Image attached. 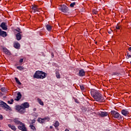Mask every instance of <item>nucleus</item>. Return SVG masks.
<instances>
[{
    "label": "nucleus",
    "mask_w": 131,
    "mask_h": 131,
    "mask_svg": "<svg viewBox=\"0 0 131 131\" xmlns=\"http://www.w3.org/2000/svg\"><path fill=\"white\" fill-rule=\"evenodd\" d=\"M91 96L93 97L95 101H97V102H100V103L105 101V98H104V97L102 96V94L99 93V92L95 90H92L91 91Z\"/></svg>",
    "instance_id": "nucleus-1"
},
{
    "label": "nucleus",
    "mask_w": 131,
    "mask_h": 131,
    "mask_svg": "<svg viewBox=\"0 0 131 131\" xmlns=\"http://www.w3.org/2000/svg\"><path fill=\"white\" fill-rule=\"evenodd\" d=\"M47 77V73L41 71H37L33 75L34 78H37V79H43Z\"/></svg>",
    "instance_id": "nucleus-2"
},
{
    "label": "nucleus",
    "mask_w": 131,
    "mask_h": 131,
    "mask_svg": "<svg viewBox=\"0 0 131 131\" xmlns=\"http://www.w3.org/2000/svg\"><path fill=\"white\" fill-rule=\"evenodd\" d=\"M15 110L18 111V112L20 114H24V113L26 112V109H25L24 107H21V105H16L15 106Z\"/></svg>",
    "instance_id": "nucleus-3"
},
{
    "label": "nucleus",
    "mask_w": 131,
    "mask_h": 131,
    "mask_svg": "<svg viewBox=\"0 0 131 131\" xmlns=\"http://www.w3.org/2000/svg\"><path fill=\"white\" fill-rule=\"evenodd\" d=\"M37 121L38 122H39V123L43 124V123H46V122L50 121V118L49 117H47L43 118H39L37 119Z\"/></svg>",
    "instance_id": "nucleus-4"
},
{
    "label": "nucleus",
    "mask_w": 131,
    "mask_h": 131,
    "mask_svg": "<svg viewBox=\"0 0 131 131\" xmlns=\"http://www.w3.org/2000/svg\"><path fill=\"white\" fill-rule=\"evenodd\" d=\"M59 11H61V12H62V13H67V12L69 11V9L65 5L60 6L59 8Z\"/></svg>",
    "instance_id": "nucleus-5"
},
{
    "label": "nucleus",
    "mask_w": 131,
    "mask_h": 131,
    "mask_svg": "<svg viewBox=\"0 0 131 131\" xmlns=\"http://www.w3.org/2000/svg\"><path fill=\"white\" fill-rule=\"evenodd\" d=\"M0 106L4 108L5 110L8 111V110H11V107H10L7 103L4 102V101H1L0 103Z\"/></svg>",
    "instance_id": "nucleus-6"
},
{
    "label": "nucleus",
    "mask_w": 131,
    "mask_h": 131,
    "mask_svg": "<svg viewBox=\"0 0 131 131\" xmlns=\"http://www.w3.org/2000/svg\"><path fill=\"white\" fill-rule=\"evenodd\" d=\"M31 10L32 13H36V12H39L40 9L38 8V6L36 5H33L32 6Z\"/></svg>",
    "instance_id": "nucleus-7"
},
{
    "label": "nucleus",
    "mask_w": 131,
    "mask_h": 131,
    "mask_svg": "<svg viewBox=\"0 0 131 131\" xmlns=\"http://www.w3.org/2000/svg\"><path fill=\"white\" fill-rule=\"evenodd\" d=\"M18 128L21 131H27V128H26V126H25V124L22 122L19 125Z\"/></svg>",
    "instance_id": "nucleus-8"
},
{
    "label": "nucleus",
    "mask_w": 131,
    "mask_h": 131,
    "mask_svg": "<svg viewBox=\"0 0 131 131\" xmlns=\"http://www.w3.org/2000/svg\"><path fill=\"white\" fill-rule=\"evenodd\" d=\"M111 114H112V116L114 117V118H118L120 115L118 112L115 111H112L111 112Z\"/></svg>",
    "instance_id": "nucleus-9"
},
{
    "label": "nucleus",
    "mask_w": 131,
    "mask_h": 131,
    "mask_svg": "<svg viewBox=\"0 0 131 131\" xmlns=\"http://www.w3.org/2000/svg\"><path fill=\"white\" fill-rule=\"evenodd\" d=\"M121 112L122 115H124V116H127L128 114H129V112L126 109L121 110Z\"/></svg>",
    "instance_id": "nucleus-10"
},
{
    "label": "nucleus",
    "mask_w": 131,
    "mask_h": 131,
    "mask_svg": "<svg viewBox=\"0 0 131 131\" xmlns=\"http://www.w3.org/2000/svg\"><path fill=\"white\" fill-rule=\"evenodd\" d=\"M0 27L3 30H8V26L6 25V23H2Z\"/></svg>",
    "instance_id": "nucleus-11"
},
{
    "label": "nucleus",
    "mask_w": 131,
    "mask_h": 131,
    "mask_svg": "<svg viewBox=\"0 0 131 131\" xmlns=\"http://www.w3.org/2000/svg\"><path fill=\"white\" fill-rule=\"evenodd\" d=\"M8 35L7 34V32H5L2 30V29H0V36H2V37H6Z\"/></svg>",
    "instance_id": "nucleus-12"
},
{
    "label": "nucleus",
    "mask_w": 131,
    "mask_h": 131,
    "mask_svg": "<svg viewBox=\"0 0 131 131\" xmlns=\"http://www.w3.org/2000/svg\"><path fill=\"white\" fill-rule=\"evenodd\" d=\"M85 75V72L84 71V70L81 69L79 71V76H84Z\"/></svg>",
    "instance_id": "nucleus-13"
},
{
    "label": "nucleus",
    "mask_w": 131,
    "mask_h": 131,
    "mask_svg": "<svg viewBox=\"0 0 131 131\" xmlns=\"http://www.w3.org/2000/svg\"><path fill=\"white\" fill-rule=\"evenodd\" d=\"M23 108L26 109V108H29V103L28 102H24L20 105Z\"/></svg>",
    "instance_id": "nucleus-14"
},
{
    "label": "nucleus",
    "mask_w": 131,
    "mask_h": 131,
    "mask_svg": "<svg viewBox=\"0 0 131 131\" xmlns=\"http://www.w3.org/2000/svg\"><path fill=\"white\" fill-rule=\"evenodd\" d=\"M22 98V95H21V93L20 92H18L17 93V96H16V98H15V101H20V99Z\"/></svg>",
    "instance_id": "nucleus-15"
},
{
    "label": "nucleus",
    "mask_w": 131,
    "mask_h": 131,
    "mask_svg": "<svg viewBox=\"0 0 131 131\" xmlns=\"http://www.w3.org/2000/svg\"><path fill=\"white\" fill-rule=\"evenodd\" d=\"M13 122H14V123L15 124H17L18 125H19V124H20L22 123V122L20 121L19 120V119H18V118H15V119H13Z\"/></svg>",
    "instance_id": "nucleus-16"
},
{
    "label": "nucleus",
    "mask_w": 131,
    "mask_h": 131,
    "mask_svg": "<svg viewBox=\"0 0 131 131\" xmlns=\"http://www.w3.org/2000/svg\"><path fill=\"white\" fill-rule=\"evenodd\" d=\"M99 115L101 116V117H105L108 115V113L101 112Z\"/></svg>",
    "instance_id": "nucleus-17"
},
{
    "label": "nucleus",
    "mask_w": 131,
    "mask_h": 131,
    "mask_svg": "<svg viewBox=\"0 0 131 131\" xmlns=\"http://www.w3.org/2000/svg\"><path fill=\"white\" fill-rule=\"evenodd\" d=\"M3 52H4L7 55H11V52H10L9 50L7 49V48H3Z\"/></svg>",
    "instance_id": "nucleus-18"
},
{
    "label": "nucleus",
    "mask_w": 131,
    "mask_h": 131,
    "mask_svg": "<svg viewBox=\"0 0 131 131\" xmlns=\"http://www.w3.org/2000/svg\"><path fill=\"white\" fill-rule=\"evenodd\" d=\"M56 76L57 78H61V75L60 74V73L59 72V70H57L55 72Z\"/></svg>",
    "instance_id": "nucleus-19"
},
{
    "label": "nucleus",
    "mask_w": 131,
    "mask_h": 131,
    "mask_svg": "<svg viewBox=\"0 0 131 131\" xmlns=\"http://www.w3.org/2000/svg\"><path fill=\"white\" fill-rule=\"evenodd\" d=\"M37 101L40 105H41V106H43V102L41 101V99H39V98H37Z\"/></svg>",
    "instance_id": "nucleus-20"
},
{
    "label": "nucleus",
    "mask_w": 131,
    "mask_h": 131,
    "mask_svg": "<svg viewBox=\"0 0 131 131\" xmlns=\"http://www.w3.org/2000/svg\"><path fill=\"white\" fill-rule=\"evenodd\" d=\"M14 47L15 49H19L20 48V44L18 42H15L14 43Z\"/></svg>",
    "instance_id": "nucleus-21"
},
{
    "label": "nucleus",
    "mask_w": 131,
    "mask_h": 131,
    "mask_svg": "<svg viewBox=\"0 0 131 131\" xmlns=\"http://www.w3.org/2000/svg\"><path fill=\"white\" fill-rule=\"evenodd\" d=\"M17 40H20L21 39V34L17 33L16 35Z\"/></svg>",
    "instance_id": "nucleus-22"
},
{
    "label": "nucleus",
    "mask_w": 131,
    "mask_h": 131,
    "mask_svg": "<svg viewBox=\"0 0 131 131\" xmlns=\"http://www.w3.org/2000/svg\"><path fill=\"white\" fill-rule=\"evenodd\" d=\"M46 28L48 31H51V30H52V27L50 25H47L46 26Z\"/></svg>",
    "instance_id": "nucleus-23"
},
{
    "label": "nucleus",
    "mask_w": 131,
    "mask_h": 131,
    "mask_svg": "<svg viewBox=\"0 0 131 131\" xmlns=\"http://www.w3.org/2000/svg\"><path fill=\"white\" fill-rule=\"evenodd\" d=\"M116 29L117 30L119 31V30L120 31L121 29H122V28H121V26H119V24H117V25L116 26Z\"/></svg>",
    "instance_id": "nucleus-24"
},
{
    "label": "nucleus",
    "mask_w": 131,
    "mask_h": 131,
    "mask_svg": "<svg viewBox=\"0 0 131 131\" xmlns=\"http://www.w3.org/2000/svg\"><path fill=\"white\" fill-rule=\"evenodd\" d=\"M9 127H10L12 130H16V127L15 126H12L11 124L8 125Z\"/></svg>",
    "instance_id": "nucleus-25"
},
{
    "label": "nucleus",
    "mask_w": 131,
    "mask_h": 131,
    "mask_svg": "<svg viewBox=\"0 0 131 131\" xmlns=\"http://www.w3.org/2000/svg\"><path fill=\"white\" fill-rule=\"evenodd\" d=\"M15 80L16 82L19 84V85H21V82H20V81H19V79H18V78L15 77Z\"/></svg>",
    "instance_id": "nucleus-26"
},
{
    "label": "nucleus",
    "mask_w": 131,
    "mask_h": 131,
    "mask_svg": "<svg viewBox=\"0 0 131 131\" xmlns=\"http://www.w3.org/2000/svg\"><path fill=\"white\" fill-rule=\"evenodd\" d=\"M59 122L58 121H56L54 124V126H55V127H58V126H59Z\"/></svg>",
    "instance_id": "nucleus-27"
},
{
    "label": "nucleus",
    "mask_w": 131,
    "mask_h": 131,
    "mask_svg": "<svg viewBox=\"0 0 131 131\" xmlns=\"http://www.w3.org/2000/svg\"><path fill=\"white\" fill-rule=\"evenodd\" d=\"M30 127L31 128V129H33V131H36V128H35V126H34L33 125H31Z\"/></svg>",
    "instance_id": "nucleus-28"
},
{
    "label": "nucleus",
    "mask_w": 131,
    "mask_h": 131,
    "mask_svg": "<svg viewBox=\"0 0 131 131\" xmlns=\"http://www.w3.org/2000/svg\"><path fill=\"white\" fill-rule=\"evenodd\" d=\"M75 5H76V3L75 2L72 3L70 5V7H71V8H73L74 7V6H75Z\"/></svg>",
    "instance_id": "nucleus-29"
},
{
    "label": "nucleus",
    "mask_w": 131,
    "mask_h": 131,
    "mask_svg": "<svg viewBox=\"0 0 131 131\" xmlns=\"http://www.w3.org/2000/svg\"><path fill=\"white\" fill-rule=\"evenodd\" d=\"M17 69H18V70H20V71L23 70V69H24V68L23 67H17Z\"/></svg>",
    "instance_id": "nucleus-30"
},
{
    "label": "nucleus",
    "mask_w": 131,
    "mask_h": 131,
    "mask_svg": "<svg viewBox=\"0 0 131 131\" xmlns=\"http://www.w3.org/2000/svg\"><path fill=\"white\" fill-rule=\"evenodd\" d=\"M81 91H83L85 90L84 86L83 85H80Z\"/></svg>",
    "instance_id": "nucleus-31"
},
{
    "label": "nucleus",
    "mask_w": 131,
    "mask_h": 131,
    "mask_svg": "<svg viewBox=\"0 0 131 131\" xmlns=\"http://www.w3.org/2000/svg\"><path fill=\"white\" fill-rule=\"evenodd\" d=\"M129 58H131V55L128 52H127V59H129Z\"/></svg>",
    "instance_id": "nucleus-32"
},
{
    "label": "nucleus",
    "mask_w": 131,
    "mask_h": 131,
    "mask_svg": "<svg viewBox=\"0 0 131 131\" xmlns=\"http://www.w3.org/2000/svg\"><path fill=\"white\" fill-rule=\"evenodd\" d=\"M93 14H95V15H97L98 14V11H96L95 10H93Z\"/></svg>",
    "instance_id": "nucleus-33"
},
{
    "label": "nucleus",
    "mask_w": 131,
    "mask_h": 131,
    "mask_svg": "<svg viewBox=\"0 0 131 131\" xmlns=\"http://www.w3.org/2000/svg\"><path fill=\"white\" fill-rule=\"evenodd\" d=\"M3 119H4V117L3 115H0V120H3Z\"/></svg>",
    "instance_id": "nucleus-34"
},
{
    "label": "nucleus",
    "mask_w": 131,
    "mask_h": 131,
    "mask_svg": "<svg viewBox=\"0 0 131 131\" xmlns=\"http://www.w3.org/2000/svg\"><path fill=\"white\" fill-rule=\"evenodd\" d=\"M23 62V58H21L19 60V63H22Z\"/></svg>",
    "instance_id": "nucleus-35"
},
{
    "label": "nucleus",
    "mask_w": 131,
    "mask_h": 131,
    "mask_svg": "<svg viewBox=\"0 0 131 131\" xmlns=\"http://www.w3.org/2000/svg\"><path fill=\"white\" fill-rule=\"evenodd\" d=\"M1 91H2V92H5V88H1Z\"/></svg>",
    "instance_id": "nucleus-36"
},
{
    "label": "nucleus",
    "mask_w": 131,
    "mask_h": 131,
    "mask_svg": "<svg viewBox=\"0 0 131 131\" xmlns=\"http://www.w3.org/2000/svg\"><path fill=\"white\" fill-rule=\"evenodd\" d=\"M33 123H35V120H33L32 121V124H33Z\"/></svg>",
    "instance_id": "nucleus-37"
},
{
    "label": "nucleus",
    "mask_w": 131,
    "mask_h": 131,
    "mask_svg": "<svg viewBox=\"0 0 131 131\" xmlns=\"http://www.w3.org/2000/svg\"><path fill=\"white\" fill-rule=\"evenodd\" d=\"M8 104H13V103H12V102H11V101H8Z\"/></svg>",
    "instance_id": "nucleus-38"
},
{
    "label": "nucleus",
    "mask_w": 131,
    "mask_h": 131,
    "mask_svg": "<svg viewBox=\"0 0 131 131\" xmlns=\"http://www.w3.org/2000/svg\"><path fill=\"white\" fill-rule=\"evenodd\" d=\"M128 51H129V52H131V47L128 48Z\"/></svg>",
    "instance_id": "nucleus-39"
},
{
    "label": "nucleus",
    "mask_w": 131,
    "mask_h": 131,
    "mask_svg": "<svg viewBox=\"0 0 131 131\" xmlns=\"http://www.w3.org/2000/svg\"><path fill=\"white\" fill-rule=\"evenodd\" d=\"M10 102H11V103H13V102H14V99H11V100H10Z\"/></svg>",
    "instance_id": "nucleus-40"
},
{
    "label": "nucleus",
    "mask_w": 131,
    "mask_h": 131,
    "mask_svg": "<svg viewBox=\"0 0 131 131\" xmlns=\"http://www.w3.org/2000/svg\"><path fill=\"white\" fill-rule=\"evenodd\" d=\"M17 31H18V32H19L18 33H22V32H21V31H18V30H17Z\"/></svg>",
    "instance_id": "nucleus-41"
},
{
    "label": "nucleus",
    "mask_w": 131,
    "mask_h": 131,
    "mask_svg": "<svg viewBox=\"0 0 131 131\" xmlns=\"http://www.w3.org/2000/svg\"><path fill=\"white\" fill-rule=\"evenodd\" d=\"M108 33H109V34H111V31H108Z\"/></svg>",
    "instance_id": "nucleus-42"
},
{
    "label": "nucleus",
    "mask_w": 131,
    "mask_h": 131,
    "mask_svg": "<svg viewBox=\"0 0 131 131\" xmlns=\"http://www.w3.org/2000/svg\"><path fill=\"white\" fill-rule=\"evenodd\" d=\"M113 75H116V73H114L113 74Z\"/></svg>",
    "instance_id": "nucleus-43"
},
{
    "label": "nucleus",
    "mask_w": 131,
    "mask_h": 131,
    "mask_svg": "<svg viewBox=\"0 0 131 131\" xmlns=\"http://www.w3.org/2000/svg\"><path fill=\"white\" fill-rule=\"evenodd\" d=\"M65 131H69L68 129H66Z\"/></svg>",
    "instance_id": "nucleus-44"
},
{
    "label": "nucleus",
    "mask_w": 131,
    "mask_h": 131,
    "mask_svg": "<svg viewBox=\"0 0 131 131\" xmlns=\"http://www.w3.org/2000/svg\"><path fill=\"white\" fill-rule=\"evenodd\" d=\"M50 128H53V126H50Z\"/></svg>",
    "instance_id": "nucleus-45"
},
{
    "label": "nucleus",
    "mask_w": 131,
    "mask_h": 131,
    "mask_svg": "<svg viewBox=\"0 0 131 131\" xmlns=\"http://www.w3.org/2000/svg\"><path fill=\"white\" fill-rule=\"evenodd\" d=\"M34 110L36 111V108H35Z\"/></svg>",
    "instance_id": "nucleus-46"
}]
</instances>
